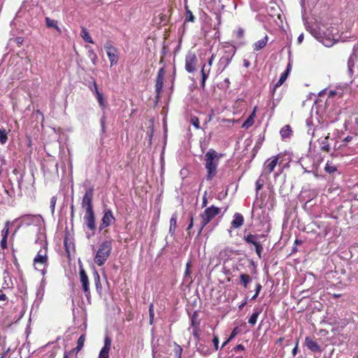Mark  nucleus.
<instances>
[{
  "instance_id": "obj_1",
  "label": "nucleus",
  "mask_w": 358,
  "mask_h": 358,
  "mask_svg": "<svg viewBox=\"0 0 358 358\" xmlns=\"http://www.w3.org/2000/svg\"><path fill=\"white\" fill-rule=\"evenodd\" d=\"M223 155L213 149H209L204 156L205 168L207 171L206 180H212L217 174L220 159Z\"/></svg>"
},
{
  "instance_id": "obj_2",
  "label": "nucleus",
  "mask_w": 358,
  "mask_h": 358,
  "mask_svg": "<svg viewBox=\"0 0 358 358\" xmlns=\"http://www.w3.org/2000/svg\"><path fill=\"white\" fill-rule=\"evenodd\" d=\"M112 250V240L103 241L99 246L94 261L98 266H102L107 261Z\"/></svg>"
},
{
  "instance_id": "obj_3",
  "label": "nucleus",
  "mask_w": 358,
  "mask_h": 358,
  "mask_svg": "<svg viewBox=\"0 0 358 358\" xmlns=\"http://www.w3.org/2000/svg\"><path fill=\"white\" fill-rule=\"evenodd\" d=\"M48 257L47 255V249L43 248L40 250L34 259V264L35 268L38 271H41L42 275H45L46 273L45 268L48 265Z\"/></svg>"
},
{
  "instance_id": "obj_4",
  "label": "nucleus",
  "mask_w": 358,
  "mask_h": 358,
  "mask_svg": "<svg viewBox=\"0 0 358 358\" xmlns=\"http://www.w3.org/2000/svg\"><path fill=\"white\" fill-rule=\"evenodd\" d=\"M311 34L326 47H331L335 43V40L321 30L320 28L311 29Z\"/></svg>"
},
{
  "instance_id": "obj_5",
  "label": "nucleus",
  "mask_w": 358,
  "mask_h": 358,
  "mask_svg": "<svg viewBox=\"0 0 358 358\" xmlns=\"http://www.w3.org/2000/svg\"><path fill=\"white\" fill-rule=\"evenodd\" d=\"M220 213V208L214 206H211L210 207L206 208L203 213L201 215V221L200 231Z\"/></svg>"
},
{
  "instance_id": "obj_6",
  "label": "nucleus",
  "mask_w": 358,
  "mask_h": 358,
  "mask_svg": "<svg viewBox=\"0 0 358 358\" xmlns=\"http://www.w3.org/2000/svg\"><path fill=\"white\" fill-rule=\"evenodd\" d=\"M262 235L259 234H248L243 237V240L248 243L252 245L255 247V251L259 258H261V254L263 251V246L260 243V238Z\"/></svg>"
},
{
  "instance_id": "obj_7",
  "label": "nucleus",
  "mask_w": 358,
  "mask_h": 358,
  "mask_svg": "<svg viewBox=\"0 0 358 358\" xmlns=\"http://www.w3.org/2000/svg\"><path fill=\"white\" fill-rule=\"evenodd\" d=\"M104 48L110 60V66H113L117 64L119 59L117 50L114 46H113L110 42H107L104 45Z\"/></svg>"
},
{
  "instance_id": "obj_8",
  "label": "nucleus",
  "mask_w": 358,
  "mask_h": 358,
  "mask_svg": "<svg viewBox=\"0 0 358 358\" xmlns=\"http://www.w3.org/2000/svg\"><path fill=\"white\" fill-rule=\"evenodd\" d=\"M84 221L87 226V227L92 231V234H87L88 238L94 234V231L96 229V224H95V217L94 211L91 212H85L84 215Z\"/></svg>"
},
{
  "instance_id": "obj_9",
  "label": "nucleus",
  "mask_w": 358,
  "mask_h": 358,
  "mask_svg": "<svg viewBox=\"0 0 358 358\" xmlns=\"http://www.w3.org/2000/svg\"><path fill=\"white\" fill-rule=\"evenodd\" d=\"M93 199V190L92 189H87L82 200V207L85 209L86 212L94 211L92 208Z\"/></svg>"
},
{
  "instance_id": "obj_10",
  "label": "nucleus",
  "mask_w": 358,
  "mask_h": 358,
  "mask_svg": "<svg viewBox=\"0 0 358 358\" xmlns=\"http://www.w3.org/2000/svg\"><path fill=\"white\" fill-rule=\"evenodd\" d=\"M197 62L196 56L193 52H188L185 57V69L189 73H192L196 69Z\"/></svg>"
},
{
  "instance_id": "obj_11",
  "label": "nucleus",
  "mask_w": 358,
  "mask_h": 358,
  "mask_svg": "<svg viewBox=\"0 0 358 358\" xmlns=\"http://www.w3.org/2000/svg\"><path fill=\"white\" fill-rule=\"evenodd\" d=\"M115 217L110 209H107L104 211L103 216L101 219V223L99 227V231H101L106 227H109L112 223L115 222Z\"/></svg>"
},
{
  "instance_id": "obj_12",
  "label": "nucleus",
  "mask_w": 358,
  "mask_h": 358,
  "mask_svg": "<svg viewBox=\"0 0 358 358\" xmlns=\"http://www.w3.org/2000/svg\"><path fill=\"white\" fill-rule=\"evenodd\" d=\"M235 51L232 54L225 53L219 60L217 63V71L222 73L230 64Z\"/></svg>"
},
{
  "instance_id": "obj_13",
  "label": "nucleus",
  "mask_w": 358,
  "mask_h": 358,
  "mask_svg": "<svg viewBox=\"0 0 358 358\" xmlns=\"http://www.w3.org/2000/svg\"><path fill=\"white\" fill-rule=\"evenodd\" d=\"M111 338L106 336L104 338V345L101 349L98 358H109V351L111 346Z\"/></svg>"
},
{
  "instance_id": "obj_14",
  "label": "nucleus",
  "mask_w": 358,
  "mask_h": 358,
  "mask_svg": "<svg viewBox=\"0 0 358 358\" xmlns=\"http://www.w3.org/2000/svg\"><path fill=\"white\" fill-rule=\"evenodd\" d=\"M164 68H161L158 71L157 77V80H156V84H155V91H156L157 96H159L162 91V88H163V85H164Z\"/></svg>"
},
{
  "instance_id": "obj_15",
  "label": "nucleus",
  "mask_w": 358,
  "mask_h": 358,
  "mask_svg": "<svg viewBox=\"0 0 358 358\" xmlns=\"http://www.w3.org/2000/svg\"><path fill=\"white\" fill-rule=\"evenodd\" d=\"M80 278L83 291L85 293V295L87 296L90 294L89 280L85 271L83 269L80 271Z\"/></svg>"
},
{
  "instance_id": "obj_16",
  "label": "nucleus",
  "mask_w": 358,
  "mask_h": 358,
  "mask_svg": "<svg viewBox=\"0 0 358 358\" xmlns=\"http://www.w3.org/2000/svg\"><path fill=\"white\" fill-rule=\"evenodd\" d=\"M278 162V157L277 156L273 157L271 159H268L265 163V172L270 174L273 171Z\"/></svg>"
},
{
  "instance_id": "obj_17",
  "label": "nucleus",
  "mask_w": 358,
  "mask_h": 358,
  "mask_svg": "<svg viewBox=\"0 0 358 358\" xmlns=\"http://www.w3.org/2000/svg\"><path fill=\"white\" fill-rule=\"evenodd\" d=\"M243 222H244L243 216L239 213H236L234 215L233 220L231 221V227H233L234 229H238L243 224Z\"/></svg>"
},
{
  "instance_id": "obj_18",
  "label": "nucleus",
  "mask_w": 358,
  "mask_h": 358,
  "mask_svg": "<svg viewBox=\"0 0 358 358\" xmlns=\"http://www.w3.org/2000/svg\"><path fill=\"white\" fill-rule=\"evenodd\" d=\"M93 86L94 87V95L98 101V103L101 108L104 109L106 107V104L104 101L103 94L98 90L95 80H93Z\"/></svg>"
},
{
  "instance_id": "obj_19",
  "label": "nucleus",
  "mask_w": 358,
  "mask_h": 358,
  "mask_svg": "<svg viewBox=\"0 0 358 358\" xmlns=\"http://www.w3.org/2000/svg\"><path fill=\"white\" fill-rule=\"evenodd\" d=\"M40 220L41 217L39 215H26L22 217V222L26 225H30L31 224L38 222Z\"/></svg>"
},
{
  "instance_id": "obj_20",
  "label": "nucleus",
  "mask_w": 358,
  "mask_h": 358,
  "mask_svg": "<svg viewBox=\"0 0 358 358\" xmlns=\"http://www.w3.org/2000/svg\"><path fill=\"white\" fill-rule=\"evenodd\" d=\"M45 25L48 28H53L58 32V34H62V29L58 26V22L57 20H52L49 17H46L45 18Z\"/></svg>"
},
{
  "instance_id": "obj_21",
  "label": "nucleus",
  "mask_w": 358,
  "mask_h": 358,
  "mask_svg": "<svg viewBox=\"0 0 358 358\" xmlns=\"http://www.w3.org/2000/svg\"><path fill=\"white\" fill-rule=\"evenodd\" d=\"M262 308L259 306L255 307L254 312L248 320V323L251 325H255L257 323V318L261 314Z\"/></svg>"
},
{
  "instance_id": "obj_22",
  "label": "nucleus",
  "mask_w": 358,
  "mask_h": 358,
  "mask_svg": "<svg viewBox=\"0 0 358 358\" xmlns=\"http://www.w3.org/2000/svg\"><path fill=\"white\" fill-rule=\"evenodd\" d=\"M305 342H306V345L307 348L312 352L320 351V345L315 341H314L313 339H311L308 337H306Z\"/></svg>"
},
{
  "instance_id": "obj_23",
  "label": "nucleus",
  "mask_w": 358,
  "mask_h": 358,
  "mask_svg": "<svg viewBox=\"0 0 358 358\" xmlns=\"http://www.w3.org/2000/svg\"><path fill=\"white\" fill-rule=\"evenodd\" d=\"M268 36L265 35V36L263 38L257 41L253 44V50L255 51H259L264 48L268 42Z\"/></svg>"
},
{
  "instance_id": "obj_24",
  "label": "nucleus",
  "mask_w": 358,
  "mask_h": 358,
  "mask_svg": "<svg viewBox=\"0 0 358 358\" xmlns=\"http://www.w3.org/2000/svg\"><path fill=\"white\" fill-rule=\"evenodd\" d=\"M177 213H173L170 219L169 234L173 236L177 227Z\"/></svg>"
},
{
  "instance_id": "obj_25",
  "label": "nucleus",
  "mask_w": 358,
  "mask_h": 358,
  "mask_svg": "<svg viewBox=\"0 0 358 358\" xmlns=\"http://www.w3.org/2000/svg\"><path fill=\"white\" fill-rule=\"evenodd\" d=\"M256 108L254 109L250 115L247 118V120L243 123L242 127L248 129L251 127L255 122V117L256 116Z\"/></svg>"
},
{
  "instance_id": "obj_26",
  "label": "nucleus",
  "mask_w": 358,
  "mask_h": 358,
  "mask_svg": "<svg viewBox=\"0 0 358 358\" xmlns=\"http://www.w3.org/2000/svg\"><path fill=\"white\" fill-rule=\"evenodd\" d=\"M210 71V68L208 67V65L204 64L201 69V75H202L201 86L203 87L205 86V83H206V79L208 77Z\"/></svg>"
},
{
  "instance_id": "obj_27",
  "label": "nucleus",
  "mask_w": 358,
  "mask_h": 358,
  "mask_svg": "<svg viewBox=\"0 0 358 358\" xmlns=\"http://www.w3.org/2000/svg\"><path fill=\"white\" fill-rule=\"evenodd\" d=\"M280 136H281L282 138H283V139L289 138L292 136V131L291 127L289 125H288V124L284 126L280 129Z\"/></svg>"
},
{
  "instance_id": "obj_28",
  "label": "nucleus",
  "mask_w": 358,
  "mask_h": 358,
  "mask_svg": "<svg viewBox=\"0 0 358 358\" xmlns=\"http://www.w3.org/2000/svg\"><path fill=\"white\" fill-rule=\"evenodd\" d=\"M3 280L4 282L2 286L3 289L12 287L13 282L11 278H10L9 273L6 271L3 272Z\"/></svg>"
},
{
  "instance_id": "obj_29",
  "label": "nucleus",
  "mask_w": 358,
  "mask_h": 358,
  "mask_svg": "<svg viewBox=\"0 0 358 358\" xmlns=\"http://www.w3.org/2000/svg\"><path fill=\"white\" fill-rule=\"evenodd\" d=\"M173 358H180L182 352V348L176 343H173Z\"/></svg>"
},
{
  "instance_id": "obj_30",
  "label": "nucleus",
  "mask_w": 358,
  "mask_h": 358,
  "mask_svg": "<svg viewBox=\"0 0 358 358\" xmlns=\"http://www.w3.org/2000/svg\"><path fill=\"white\" fill-rule=\"evenodd\" d=\"M80 36L85 41L90 43H94V41H93L91 36L90 35V33L87 31V30L85 28H84V27L82 28Z\"/></svg>"
},
{
  "instance_id": "obj_31",
  "label": "nucleus",
  "mask_w": 358,
  "mask_h": 358,
  "mask_svg": "<svg viewBox=\"0 0 358 358\" xmlns=\"http://www.w3.org/2000/svg\"><path fill=\"white\" fill-rule=\"evenodd\" d=\"M240 280L241 284L243 285V287L245 288H247L248 283H250L252 281V278L249 275L242 273L240 275Z\"/></svg>"
},
{
  "instance_id": "obj_32",
  "label": "nucleus",
  "mask_w": 358,
  "mask_h": 358,
  "mask_svg": "<svg viewBox=\"0 0 358 358\" xmlns=\"http://www.w3.org/2000/svg\"><path fill=\"white\" fill-rule=\"evenodd\" d=\"M86 48L88 50V52H87L88 57L90 59V60L92 61L93 64L95 65L96 63V60H97V56H96V53L94 52V50L92 48L88 47V46H86Z\"/></svg>"
},
{
  "instance_id": "obj_33",
  "label": "nucleus",
  "mask_w": 358,
  "mask_h": 358,
  "mask_svg": "<svg viewBox=\"0 0 358 358\" xmlns=\"http://www.w3.org/2000/svg\"><path fill=\"white\" fill-rule=\"evenodd\" d=\"M287 76H288V71H285L280 76V79L278 80V81L275 83V85H274V90L278 87H280V85H282L284 82L286 80V79L287 78Z\"/></svg>"
},
{
  "instance_id": "obj_34",
  "label": "nucleus",
  "mask_w": 358,
  "mask_h": 358,
  "mask_svg": "<svg viewBox=\"0 0 358 358\" xmlns=\"http://www.w3.org/2000/svg\"><path fill=\"white\" fill-rule=\"evenodd\" d=\"M85 341V336L84 334H82L78 339L77 346L75 348V350H76L77 352H79L83 348Z\"/></svg>"
},
{
  "instance_id": "obj_35",
  "label": "nucleus",
  "mask_w": 358,
  "mask_h": 358,
  "mask_svg": "<svg viewBox=\"0 0 358 358\" xmlns=\"http://www.w3.org/2000/svg\"><path fill=\"white\" fill-rule=\"evenodd\" d=\"M329 135V134H327V136L324 138V140H322L321 143V150L324 152H329L330 149V146L328 143Z\"/></svg>"
},
{
  "instance_id": "obj_36",
  "label": "nucleus",
  "mask_w": 358,
  "mask_h": 358,
  "mask_svg": "<svg viewBox=\"0 0 358 358\" xmlns=\"http://www.w3.org/2000/svg\"><path fill=\"white\" fill-rule=\"evenodd\" d=\"M198 351L203 355H210L212 352L210 348L206 347L201 344H199V345L198 346Z\"/></svg>"
},
{
  "instance_id": "obj_37",
  "label": "nucleus",
  "mask_w": 358,
  "mask_h": 358,
  "mask_svg": "<svg viewBox=\"0 0 358 358\" xmlns=\"http://www.w3.org/2000/svg\"><path fill=\"white\" fill-rule=\"evenodd\" d=\"M7 132L4 129L0 128V143L5 144L8 141Z\"/></svg>"
},
{
  "instance_id": "obj_38",
  "label": "nucleus",
  "mask_w": 358,
  "mask_h": 358,
  "mask_svg": "<svg viewBox=\"0 0 358 358\" xmlns=\"http://www.w3.org/2000/svg\"><path fill=\"white\" fill-rule=\"evenodd\" d=\"M306 124H307V126L308 127V134H310L312 136H315V131H318L321 129V128H318V129H315L312 130V129H311L312 123H311L310 120H306Z\"/></svg>"
},
{
  "instance_id": "obj_39",
  "label": "nucleus",
  "mask_w": 358,
  "mask_h": 358,
  "mask_svg": "<svg viewBox=\"0 0 358 358\" xmlns=\"http://www.w3.org/2000/svg\"><path fill=\"white\" fill-rule=\"evenodd\" d=\"M154 306L152 303H151L149 306V317H150V324H152L154 322Z\"/></svg>"
},
{
  "instance_id": "obj_40",
  "label": "nucleus",
  "mask_w": 358,
  "mask_h": 358,
  "mask_svg": "<svg viewBox=\"0 0 358 358\" xmlns=\"http://www.w3.org/2000/svg\"><path fill=\"white\" fill-rule=\"evenodd\" d=\"M191 123L196 129H200L199 120L197 117H195V116L192 117H191Z\"/></svg>"
},
{
  "instance_id": "obj_41",
  "label": "nucleus",
  "mask_w": 358,
  "mask_h": 358,
  "mask_svg": "<svg viewBox=\"0 0 358 358\" xmlns=\"http://www.w3.org/2000/svg\"><path fill=\"white\" fill-rule=\"evenodd\" d=\"M262 285L259 284V283H257L256 285V289H255V294L254 296L251 298V300H255L257 299V297L258 296L261 289H262Z\"/></svg>"
},
{
  "instance_id": "obj_42",
  "label": "nucleus",
  "mask_w": 358,
  "mask_h": 358,
  "mask_svg": "<svg viewBox=\"0 0 358 358\" xmlns=\"http://www.w3.org/2000/svg\"><path fill=\"white\" fill-rule=\"evenodd\" d=\"M336 167L334 165L327 164L325 166V171L329 173H334L336 171Z\"/></svg>"
},
{
  "instance_id": "obj_43",
  "label": "nucleus",
  "mask_w": 358,
  "mask_h": 358,
  "mask_svg": "<svg viewBox=\"0 0 358 358\" xmlns=\"http://www.w3.org/2000/svg\"><path fill=\"white\" fill-rule=\"evenodd\" d=\"M106 117L105 115H103V116L101 118V131L102 133L106 132Z\"/></svg>"
},
{
  "instance_id": "obj_44",
  "label": "nucleus",
  "mask_w": 358,
  "mask_h": 358,
  "mask_svg": "<svg viewBox=\"0 0 358 358\" xmlns=\"http://www.w3.org/2000/svg\"><path fill=\"white\" fill-rule=\"evenodd\" d=\"M56 201H57V198L55 196H52L50 199V208H51V210H52V214L55 212Z\"/></svg>"
},
{
  "instance_id": "obj_45",
  "label": "nucleus",
  "mask_w": 358,
  "mask_h": 358,
  "mask_svg": "<svg viewBox=\"0 0 358 358\" xmlns=\"http://www.w3.org/2000/svg\"><path fill=\"white\" fill-rule=\"evenodd\" d=\"M194 20V17L191 11L188 10L187 15H186L185 20L187 22H193Z\"/></svg>"
},
{
  "instance_id": "obj_46",
  "label": "nucleus",
  "mask_w": 358,
  "mask_h": 358,
  "mask_svg": "<svg viewBox=\"0 0 358 358\" xmlns=\"http://www.w3.org/2000/svg\"><path fill=\"white\" fill-rule=\"evenodd\" d=\"M256 190H257V193L263 187V183L260 181V180H257L256 181Z\"/></svg>"
},
{
  "instance_id": "obj_47",
  "label": "nucleus",
  "mask_w": 358,
  "mask_h": 358,
  "mask_svg": "<svg viewBox=\"0 0 358 358\" xmlns=\"http://www.w3.org/2000/svg\"><path fill=\"white\" fill-rule=\"evenodd\" d=\"M244 350V347L243 345L239 344L236 345L235 348H234L233 351L236 352L238 351H243Z\"/></svg>"
},
{
  "instance_id": "obj_48",
  "label": "nucleus",
  "mask_w": 358,
  "mask_h": 358,
  "mask_svg": "<svg viewBox=\"0 0 358 358\" xmlns=\"http://www.w3.org/2000/svg\"><path fill=\"white\" fill-rule=\"evenodd\" d=\"M213 344L215 345V350H217L218 349V344H219V339L217 336H214L213 339Z\"/></svg>"
},
{
  "instance_id": "obj_49",
  "label": "nucleus",
  "mask_w": 358,
  "mask_h": 358,
  "mask_svg": "<svg viewBox=\"0 0 358 358\" xmlns=\"http://www.w3.org/2000/svg\"><path fill=\"white\" fill-rule=\"evenodd\" d=\"M1 245L3 248H6L7 245V238L2 237V240L1 241Z\"/></svg>"
},
{
  "instance_id": "obj_50",
  "label": "nucleus",
  "mask_w": 358,
  "mask_h": 358,
  "mask_svg": "<svg viewBox=\"0 0 358 358\" xmlns=\"http://www.w3.org/2000/svg\"><path fill=\"white\" fill-rule=\"evenodd\" d=\"M237 334H238V327H235V328L233 329V331H232V332H231V335H230V336H229V339H232L234 337H235V336H236V335Z\"/></svg>"
},
{
  "instance_id": "obj_51",
  "label": "nucleus",
  "mask_w": 358,
  "mask_h": 358,
  "mask_svg": "<svg viewBox=\"0 0 358 358\" xmlns=\"http://www.w3.org/2000/svg\"><path fill=\"white\" fill-rule=\"evenodd\" d=\"M94 278L95 282H100V276L96 271L94 272Z\"/></svg>"
},
{
  "instance_id": "obj_52",
  "label": "nucleus",
  "mask_w": 358,
  "mask_h": 358,
  "mask_svg": "<svg viewBox=\"0 0 358 358\" xmlns=\"http://www.w3.org/2000/svg\"><path fill=\"white\" fill-rule=\"evenodd\" d=\"M213 60H214V55H212L211 57L208 59V64H207L208 65L209 68H211Z\"/></svg>"
},
{
  "instance_id": "obj_53",
  "label": "nucleus",
  "mask_w": 358,
  "mask_h": 358,
  "mask_svg": "<svg viewBox=\"0 0 358 358\" xmlns=\"http://www.w3.org/2000/svg\"><path fill=\"white\" fill-rule=\"evenodd\" d=\"M15 41L18 45H21L24 41V38L22 37H17L15 38Z\"/></svg>"
},
{
  "instance_id": "obj_54",
  "label": "nucleus",
  "mask_w": 358,
  "mask_h": 358,
  "mask_svg": "<svg viewBox=\"0 0 358 358\" xmlns=\"http://www.w3.org/2000/svg\"><path fill=\"white\" fill-rule=\"evenodd\" d=\"M7 300V296L6 294L1 292V290H0V301H5Z\"/></svg>"
},
{
  "instance_id": "obj_55",
  "label": "nucleus",
  "mask_w": 358,
  "mask_h": 358,
  "mask_svg": "<svg viewBox=\"0 0 358 358\" xmlns=\"http://www.w3.org/2000/svg\"><path fill=\"white\" fill-rule=\"evenodd\" d=\"M193 224H194V223H193V217L191 216L190 217V222H189V225H188V227L187 228V231L190 230L192 228Z\"/></svg>"
},
{
  "instance_id": "obj_56",
  "label": "nucleus",
  "mask_w": 358,
  "mask_h": 358,
  "mask_svg": "<svg viewBox=\"0 0 358 358\" xmlns=\"http://www.w3.org/2000/svg\"><path fill=\"white\" fill-rule=\"evenodd\" d=\"M353 138V136H348L347 137H345L344 139H343V142L347 143H349L350 142Z\"/></svg>"
},
{
  "instance_id": "obj_57",
  "label": "nucleus",
  "mask_w": 358,
  "mask_h": 358,
  "mask_svg": "<svg viewBox=\"0 0 358 358\" xmlns=\"http://www.w3.org/2000/svg\"><path fill=\"white\" fill-rule=\"evenodd\" d=\"M8 235V228L3 229L2 230V236L7 238Z\"/></svg>"
},
{
  "instance_id": "obj_58",
  "label": "nucleus",
  "mask_w": 358,
  "mask_h": 358,
  "mask_svg": "<svg viewBox=\"0 0 358 358\" xmlns=\"http://www.w3.org/2000/svg\"><path fill=\"white\" fill-rule=\"evenodd\" d=\"M213 113H212L211 114H210L208 117V118L206 120V122L205 123L207 124L208 122H209L210 121H211V120L213 119Z\"/></svg>"
},
{
  "instance_id": "obj_59",
  "label": "nucleus",
  "mask_w": 358,
  "mask_h": 358,
  "mask_svg": "<svg viewBox=\"0 0 358 358\" xmlns=\"http://www.w3.org/2000/svg\"><path fill=\"white\" fill-rule=\"evenodd\" d=\"M189 268H190V262H187V264H186V271H185V274L187 275L189 272Z\"/></svg>"
},
{
  "instance_id": "obj_60",
  "label": "nucleus",
  "mask_w": 358,
  "mask_h": 358,
  "mask_svg": "<svg viewBox=\"0 0 358 358\" xmlns=\"http://www.w3.org/2000/svg\"><path fill=\"white\" fill-rule=\"evenodd\" d=\"M303 34H301L297 38V41L299 43H301L303 41Z\"/></svg>"
},
{
  "instance_id": "obj_61",
  "label": "nucleus",
  "mask_w": 358,
  "mask_h": 358,
  "mask_svg": "<svg viewBox=\"0 0 358 358\" xmlns=\"http://www.w3.org/2000/svg\"><path fill=\"white\" fill-rule=\"evenodd\" d=\"M243 64H244L245 67L248 68L250 65V62L248 59H244L243 60Z\"/></svg>"
},
{
  "instance_id": "obj_62",
  "label": "nucleus",
  "mask_w": 358,
  "mask_h": 358,
  "mask_svg": "<svg viewBox=\"0 0 358 358\" xmlns=\"http://www.w3.org/2000/svg\"><path fill=\"white\" fill-rule=\"evenodd\" d=\"M297 352H298V346H297V345H296L293 348V350H292V355H293L294 356H295V355H296Z\"/></svg>"
},
{
  "instance_id": "obj_63",
  "label": "nucleus",
  "mask_w": 358,
  "mask_h": 358,
  "mask_svg": "<svg viewBox=\"0 0 358 358\" xmlns=\"http://www.w3.org/2000/svg\"><path fill=\"white\" fill-rule=\"evenodd\" d=\"M95 285L97 290L101 289V282H95Z\"/></svg>"
},
{
  "instance_id": "obj_64",
  "label": "nucleus",
  "mask_w": 358,
  "mask_h": 358,
  "mask_svg": "<svg viewBox=\"0 0 358 358\" xmlns=\"http://www.w3.org/2000/svg\"><path fill=\"white\" fill-rule=\"evenodd\" d=\"M243 32H244V31H243V30L242 29H239L238 30V36H239V37H242V36H243Z\"/></svg>"
}]
</instances>
